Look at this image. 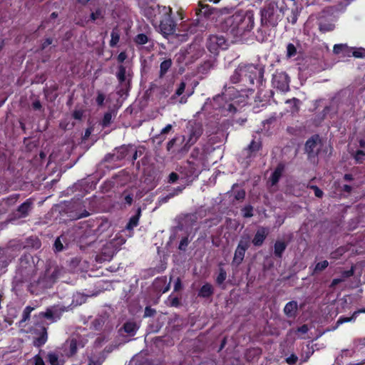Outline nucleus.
Returning <instances> with one entry per match:
<instances>
[{
  "label": "nucleus",
  "mask_w": 365,
  "mask_h": 365,
  "mask_svg": "<svg viewBox=\"0 0 365 365\" xmlns=\"http://www.w3.org/2000/svg\"><path fill=\"white\" fill-rule=\"evenodd\" d=\"M252 89H247L240 91L235 87H230L225 90L222 96L214 98V105H218L220 108L229 112L236 110L235 104L243 103L248 96L252 94Z\"/></svg>",
  "instance_id": "obj_1"
},
{
  "label": "nucleus",
  "mask_w": 365,
  "mask_h": 365,
  "mask_svg": "<svg viewBox=\"0 0 365 365\" xmlns=\"http://www.w3.org/2000/svg\"><path fill=\"white\" fill-rule=\"evenodd\" d=\"M262 75V69L261 68L253 64H242L235 70L231 79L233 83H237L240 81V77H242V80L247 78L250 83L253 84L255 79Z\"/></svg>",
  "instance_id": "obj_2"
},
{
  "label": "nucleus",
  "mask_w": 365,
  "mask_h": 365,
  "mask_svg": "<svg viewBox=\"0 0 365 365\" xmlns=\"http://www.w3.org/2000/svg\"><path fill=\"white\" fill-rule=\"evenodd\" d=\"M280 11L277 5L269 4L262 11V20L271 26H276L280 19Z\"/></svg>",
  "instance_id": "obj_3"
},
{
  "label": "nucleus",
  "mask_w": 365,
  "mask_h": 365,
  "mask_svg": "<svg viewBox=\"0 0 365 365\" xmlns=\"http://www.w3.org/2000/svg\"><path fill=\"white\" fill-rule=\"evenodd\" d=\"M227 47V41L222 35H211L207 40V48L212 53L219 49H226Z\"/></svg>",
  "instance_id": "obj_4"
},
{
  "label": "nucleus",
  "mask_w": 365,
  "mask_h": 365,
  "mask_svg": "<svg viewBox=\"0 0 365 365\" xmlns=\"http://www.w3.org/2000/svg\"><path fill=\"white\" fill-rule=\"evenodd\" d=\"M202 134V129L200 125L192 126L189 128L187 136H183L185 145L182 148L183 151H187L192 145Z\"/></svg>",
  "instance_id": "obj_5"
},
{
  "label": "nucleus",
  "mask_w": 365,
  "mask_h": 365,
  "mask_svg": "<svg viewBox=\"0 0 365 365\" xmlns=\"http://www.w3.org/2000/svg\"><path fill=\"white\" fill-rule=\"evenodd\" d=\"M273 86L282 92H287L289 89V79L287 73H277L274 75L272 80Z\"/></svg>",
  "instance_id": "obj_6"
},
{
  "label": "nucleus",
  "mask_w": 365,
  "mask_h": 365,
  "mask_svg": "<svg viewBox=\"0 0 365 365\" xmlns=\"http://www.w3.org/2000/svg\"><path fill=\"white\" fill-rule=\"evenodd\" d=\"M41 315L51 320V322H55L60 319L61 311L56 307H52L48 308L45 312L41 313Z\"/></svg>",
  "instance_id": "obj_7"
},
{
  "label": "nucleus",
  "mask_w": 365,
  "mask_h": 365,
  "mask_svg": "<svg viewBox=\"0 0 365 365\" xmlns=\"http://www.w3.org/2000/svg\"><path fill=\"white\" fill-rule=\"evenodd\" d=\"M117 78L121 84H128L130 79V74L129 71H127L123 66H120L117 73Z\"/></svg>",
  "instance_id": "obj_8"
},
{
  "label": "nucleus",
  "mask_w": 365,
  "mask_h": 365,
  "mask_svg": "<svg viewBox=\"0 0 365 365\" xmlns=\"http://www.w3.org/2000/svg\"><path fill=\"white\" fill-rule=\"evenodd\" d=\"M267 234H268L267 229H266L264 227H261V228L258 229L255 237H254L252 243L255 246H260L263 243Z\"/></svg>",
  "instance_id": "obj_9"
},
{
  "label": "nucleus",
  "mask_w": 365,
  "mask_h": 365,
  "mask_svg": "<svg viewBox=\"0 0 365 365\" xmlns=\"http://www.w3.org/2000/svg\"><path fill=\"white\" fill-rule=\"evenodd\" d=\"M32 202L30 200H27L24 202L17 210V214L19 217H24L28 215L29 212L31 210Z\"/></svg>",
  "instance_id": "obj_10"
},
{
  "label": "nucleus",
  "mask_w": 365,
  "mask_h": 365,
  "mask_svg": "<svg viewBox=\"0 0 365 365\" xmlns=\"http://www.w3.org/2000/svg\"><path fill=\"white\" fill-rule=\"evenodd\" d=\"M246 19H247L250 22H252V15L249 13H246L245 14L238 13L230 17L227 21V22L235 21L240 23Z\"/></svg>",
  "instance_id": "obj_11"
},
{
  "label": "nucleus",
  "mask_w": 365,
  "mask_h": 365,
  "mask_svg": "<svg viewBox=\"0 0 365 365\" xmlns=\"http://www.w3.org/2000/svg\"><path fill=\"white\" fill-rule=\"evenodd\" d=\"M297 303L294 301L288 302L284 308V312L288 317H294L297 310Z\"/></svg>",
  "instance_id": "obj_12"
},
{
  "label": "nucleus",
  "mask_w": 365,
  "mask_h": 365,
  "mask_svg": "<svg viewBox=\"0 0 365 365\" xmlns=\"http://www.w3.org/2000/svg\"><path fill=\"white\" fill-rule=\"evenodd\" d=\"M318 140V137H313L307 141L305 149L308 153L311 154L315 153V150H317Z\"/></svg>",
  "instance_id": "obj_13"
},
{
  "label": "nucleus",
  "mask_w": 365,
  "mask_h": 365,
  "mask_svg": "<svg viewBox=\"0 0 365 365\" xmlns=\"http://www.w3.org/2000/svg\"><path fill=\"white\" fill-rule=\"evenodd\" d=\"M353 274H354V270L352 269L347 270V271H344L342 273L341 277L340 278H336L332 280L330 287H336L338 284L344 282L345 280V279L353 275Z\"/></svg>",
  "instance_id": "obj_14"
},
{
  "label": "nucleus",
  "mask_w": 365,
  "mask_h": 365,
  "mask_svg": "<svg viewBox=\"0 0 365 365\" xmlns=\"http://www.w3.org/2000/svg\"><path fill=\"white\" fill-rule=\"evenodd\" d=\"M138 328L139 326L134 322H128L123 326L124 331L130 336L135 335Z\"/></svg>",
  "instance_id": "obj_15"
},
{
  "label": "nucleus",
  "mask_w": 365,
  "mask_h": 365,
  "mask_svg": "<svg viewBox=\"0 0 365 365\" xmlns=\"http://www.w3.org/2000/svg\"><path fill=\"white\" fill-rule=\"evenodd\" d=\"M359 313H365V309H359L356 312H354L351 317H340L336 322V327H339L340 324H342L343 323L349 322L355 319Z\"/></svg>",
  "instance_id": "obj_16"
},
{
  "label": "nucleus",
  "mask_w": 365,
  "mask_h": 365,
  "mask_svg": "<svg viewBox=\"0 0 365 365\" xmlns=\"http://www.w3.org/2000/svg\"><path fill=\"white\" fill-rule=\"evenodd\" d=\"M245 251L236 249L232 260V264L238 266L242 262Z\"/></svg>",
  "instance_id": "obj_17"
},
{
  "label": "nucleus",
  "mask_w": 365,
  "mask_h": 365,
  "mask_svg": "<svg viewBox=\"0 0 365 365\" xmlns=\"http://www.w3.org/2000/svg\"><path fill=\"white\" fill-rule=\"evenodd\" d=\"M160 29L164 36L170 35L174 31V28L170 23H161Z\"/></svg>",
  "instance_id": "obj_18"
},
{
  "label": "nucleus",
  "mask_w": 365,
  "mask_h": 365,
  "mask_svg": "<svg viewBox=\"0 0 365 365\" xmlns=\"http://www.w3.org/2000/svg\"><path fill=\"white\" fill-rule=\"evenodd\" d=\"M140 209H138V213L136 215L132 217L130 220H129V222L128 223L127 226H126V228L128 230H132L135 227H136L138 224V220H139V217H140Z\"/></svg>",
  "instance_id": "obj_19"
},
{
  "label": "nucleus",
  "mask_w": 365,
  "mask_h": 365,
  "mask_svg": "<svg viewBox=\"0 0 365 365\" xmlns=\"http://www.w3.org/2000/svg\"><path fill=\"white\" fill-rule=\"evenodd\" d=\"M282 168L279 166L274 171L270 178L272 185H274L279 181V179L282 175Z\"/></svg>",
  "instance_id": "obj_20"
},
{
  "label": "nucleus",
  "mask_w": 365,
  "mask_h": 365,
  "mask_svg": "<svg viewBox=\"0 0 365 365\" xmlns=\"http://www.w3.org/2000/svg\"><path fill=\"white\" fill-rule=\"evenodd\" d=\"M212 293V286L209 284H206L202 287L200 290L199 295L203 297H209Z\"/></svg>",
  "instance_id": "obj_21"
},
{
  "label": "nucleus",
  "mask_w": 365,
  "mask_h": 365,
  "mask_svg": "<svg viewBox=\"0 0 365 365\" xmlns=\"http://www.w3.org/2000/svg\"><path fill=\"white\" fill-rule=\"evenodd\" d=\"M286 248V245L284 242L277 241L274 245V254L280 257Z\"/></svg>",
  "instance_id": "obj_22"
},
{
  "label": "nucleus",
  "mask_w": 365,
  "mask_h": 365,
  "mask_svg": "<svg viewBox=\"0 0 365 365\" xmlns=\"http://www.w3.org/2000/svg\"><path fill=\"white\" fill-rule=\"evenodd\" d=\"M250 245V237H242L237 247V249L244 250L246 252Z\"/></svg>",
  "instance_id": "obj_23"
},
{
  "label": "nucleus",
  "mask_w": 365,
  "mask_h": 365,
  "mask_svg": "<svg viewBox=\"0 0 365 365\" xmlns=\"http://www.w3.org/2000/svg\"><path fill=\"white\" fill-rule=\"evenodd\" d=\"M120 39V34L117 29H113L111 32V39L110 41V44L111 46H115Z\"/></svg>",
  "instance_id": "obj_24"
},
{
  "label": "nucleus",
  "mask_w": 365,
  "mask_h": 365,
  "mask_svg": "<svg viewBox=\"0 0 365 365\" xmlns=\"http://www.w3.org/2000/svg\"><path fill=\"white\" fill-rule=\"evenodd\" d=\"M260 147H261V144H260L259 142H256V141L253 140V141H252V143L249 145V148L246 150V152L247 153H250V154H252V153H255V152L259 150Z\"/></svg>",
  "instance_id": "obj_25"
},
{
  "label": "nucleus",
  "mask_w": 365,
  "mask_h": 365,
  "mask_svg": "<svg viewBox=\"0 0 365 365\" xmlns=\"http://www.w3.org/2000/svg\"><path fill=\"white\" fill-rule=\"evenodd\" d=\"M347 51V45L346 44H335L333 48V52L335 54L343 53V51Z\"/></svg>",
  "instance_id": "obj_26"
},
{
  "label": "nucleus",
  "mask_w": 365,
  "mask_h": 365,
  "mask_svg": "<svg viewBox=\"0 0 365 365\" xmlns=\"http://www.w3.org/2000/svg\"><path fill=\"white\" fill-rule=\"evenodd\" d=\"M48 359L51 365H61L57 355L53 353H50L48 354Z\"/></svg>",
  "instance_id": "obj_27"
},
{
  "label": "nucleus",
  "mask_w": 365,
  "mask_h": 365,
  "mask_svg": "<svg viewBox=\"0 0 365 365\" xmlns=\"http://www.w3.org/2000/svg\"><path fill=\"white\" fill-rule=\"evenodd\" d=\"M297 53V49L292 43H289L287 47V56L289 58L293 57Z\"/></svg>",
  "instance_id": "obj_28"
},
{
  "label": "nucleus",
  "mask_w": 365,
  "mask_h": 365,
  "mask_svg": "<svg viewBox=\"0 0 365 365\" xmlns=\"http://www.w3.org/2000/svg\"><path fill=\"white\" fill-rule=\"evenodd\" d=\"M329 265V262L327 260L318 262L314 268V272H321L326 269Z\"/></svg>",
  "instance_id": "obj_29"
},
{
  "label": "nucleus",
  "mask_w": 365,
  "mask_h": 365,
  "mask_svg": "<svg viewBox=\"0 0 365 365\" xmlns=\"http://www.w3.org/2000/svg\"><path fill=\"white\" fill-rule=\"evenodd\" d=\"M171 61L170 60H165L163 61L160 64V71L162 73H165L171 66Z\"/></svg>",
  "instance_id": "obj_30"
},
{
  "label": "nucleus",
  "mask_w": 365,
  "mask_h": 365,
  "mask_svg": "<svg viewBox=\"0 0 365 365\" xmlns=\"http://www.w3.org/2000/svg\"><path fill=\"white\" fill-rule=\"evenodd\" d=\"M352 56L356 58H363L365 56V50L362 48H353Z\"/></svg>",
  "instance_id": "obj_31"
},
{
  "label": "nucleus",
  "mask_w": 365,
  "mask_h": 365,
  "mask_svg": "<svg viewBox=\"0 0 365 365\" xmlns=\"http://www.w3.org/2000/svg\"><path fill=\"white\" fill-rule=\"evenodd\" d=\"M148 41V37L143 34H138L135 37V42L138 44H145Z\"/></svg>",
  "instance_id": "obj_32"
},
{
  "label": "nucleus",
  "mask_w": 365,
  "mask_h": 365,
  "mask_svg": "<svg viewBox=\"0 0 365 365\" xmlns=\"http://www.w3.org/2000/svg\"><path fill=\"white\" fill-rule=\"evenodd\" d=\"M235 192V198L236 200H242L245 196V192L242 189H237V190H234Z\"/></svg>",
  "instance_id": "obj_33"
},
{
  "label": "nucleus",
  "mask_w": 365,
  "mask_h": 365,
  "mask_svg": "<svg viewBox=\"0 0 365 365\" xmlns=\"http://www.w3.org/2000/svg\"><path fill=\"white\" fill-rule=\"evenodd\" d=\"M185 89V83L184 82L180 83L179 87L178 88V89L175 91V93L173 98H175V96H181L184 93Z\"/></svg>",
  "instance_id": "obj_34"
},
{
  "label": "nucleus",
  "mask_w": 365,
  "mask_h": 365,
  "mask_svg": "<svg viewBox=\"0 0 365 365\" xmlns=\"http://www.w3.org/2000/svg\"><path fill=\"white\" fill-rule=\"evenodd\" d=\"M319 29H320V31H322L323 32L330 31L334 29V25L330 24H321L319 26Z\"/></svg>",
  "instance_id": "obj_35"
},
{
  "label": "nucleus",
  "mask_w": 365,
  "mask_h": 365,
  "mask_svg": "<svg viewBox=\"0 0 365 365\" xmlns=\"http://www.w3.org/2000/svg\"><path fill=\"white\" fill-rule=\"evenodd\" d=\"M91 18L92 20L96 21L97 19H100L103 18V13L101 10H96L95 12H93L91 15Z\"/></svg>",
  "instance_id": "obj_36"
},
{
  "label": "nucleus",
  "mask_w": 365,
  "mask_h": 365,
  "mask_svg": "<svg viewBox=\"0 0 365 365\" xmlns=\"http://www.w3.org/2000/svg\"><path fill=\"white\" fill-rule=\"evenodd\" d=\"M365 155V153L362 150H359L356 152L354 158L357 163H361L363 160V157Z\"/></svg>",
  "instance_id": "obj_37"
},
{
  "label": "nucleus",
  "mask_w": 365,
  "mask_h": 365,
  "mask_svg": "<svg viewBox=\"0 0 365 365\" xmlns=\"http://www.w3.org/2000/svg\"><path fill=\"white\" fill-rule=\"evenodd\" d=\"M225 279H226V272L223 269H221L219 273V275L217 276V282L219 284H221L225 281Z\"/></svg>",
  "instance_id": "obj_38"
},
{
  "label": "nucleus",
  "mask_w": 365,
  "mask_h": 365,
  "mask_svg": "<svg viewBox=\"0 0 365 365\" xmlns=\"http://www.w3.org/2000/svg\"><path fill=\"white\" fill-rule=\"evenodd\" d=\"M243 215L245 217H250L252 216V207H246L242 210Z\"/></svg>",
  "instance_id": "obj_39"
},
{
  "label": "nucleus",
  "mask_w": 365,
  "mask_h": 365,
  "mask_svg": "<svg viewBox=\"0 0 365 365\" xmlns=\"http://www.w3.org/2000/svg\"><path fill=\"white\" fill-rule=\"evenodd\" d=\"M344 252V248H339L336 252H334L331 254V257L332 259H337L339 256L342 255Z\"/></svg>",
  "instance_id": "obj_40"
},
{
  "label": "nucleus",
  "mask_w": 365,
  "mask_h": 365,
  "mask_svg": "<svg viewBox=\"0 0 365 365\" xmlns=\"http://www.w3.org/2000/svg\"><path fill=\"white\" fill-rule=\"evenodd\" d=\"M69 346H70V354H71V355H73L76 353V349H77L76 341L75 340L72 339L70 341Z\"/></svg>",
  "instance_id": "obj_41"
},
{
  "label": "nucleus",
  "mask_w": 365,
  "mask_h": 365,
  "mask_svg": "<svg viewBox=\"0 0 365 365\" xmlns=\"http://www.w3.org/2000/svg\"><path fill=\"white\" fill-rule=\"evenodd\" d=\"M46 341V336L45 335H42L40 338L37 339L34 341V344H35V345L39 346H41L42 344H45Z\"/></svg>",
  "instance_id": "obj_42"
},
{
  "label": "nucleus",
  "mask_w": 365,
  "mask_h": 365,
  "mask_svg": "<svg viewBox=\"0 0 365 365\" xmlns=\"http://www.w3.org/2000/svg\"><path fill=\"white\" fill-rule=\"evenodd\" d=\"M33 362L35 365H44L43 360L39 356H35L33 358Z\"/></svg>",
  "instance_id": "obj_43"
},
{
  "label": "nucleus",
  "mask_w": 365,
  "mask_h": 365,
  "mask_svg": "<svg viewBox=\"0 0 365 365\" xmlns=\"http://www.w3.org/2000/svg\"><path fill=\"white\" fill-rule=\"evenodd\" d=\"M173 125L171 124L167 125L164 128H163L160 131V135H166L172 130Z\"/></svg>",
  "instance_id": "obj_44"
},
{
  "label": "nucleus",
  "mask_w": 365,
  "mask_h": 365,
  "mask_svg": "<svg viewBox=\"0 0 365 365\" xmlns=\"http://www.w3.org/2000/svg\"><path fill=\"white\" fill-rule=\"evenodd\" d=\"M155 312V311L154 309H153L150 307H146L145 309L144 317H151L154 314Z\"/></svg>",
  "instance_id": "obj_45"
},
{
  "label": "nucleus",
  "mask_w": 365,
  "mask_h": 365,
  "mask_svg": "<svg viewBox=\"0 0 365 365\" xmlns=\"http://www.w3.org/2000/svg\"><path fill=\"white\" fill-rule=\"evenodd\" d=\"M124 200H125V202L128 204V205H131L132 202H133V195H130V194H126L125 193V197H124Z\"/></svg>",
  "instance_id": "obj_46"
},
{
  "label": "nucleus",
  "mask_w": 365,
  "mask_h": 365,
  "mask_svg": "<svg viewBox=\"0 0 365 365\" xmlns=\"http://www.w3.org/2000/svg\"><path fill=\"white\" fill-rule=\"evenodd\" d=\"M54 245H55L56 250L57 251H61V250H62V249H63V245H62V243L61 242V241H60L59 238H58V239H56V240Z\"/></svg>",
  "instance_id": "obj_47"
},
{
  "label": "nucleus",
  "mask_w": 365,
  "mask_h": 365,
  "mask_svg": "<svg viewBox=\"0 0 365 365\" xmlns=\"http://www.w3.org/2000/svg\"><path fill=\"white\" fill-rule=\"evenodd\" d=\"M80 365H99V364L97 363H95L91 359L87 358L85 359V361L81 362Z\"/></svg>",
  "instance_id": "obj_48"
},
{
  "label": "nucleus",
  "mask_w": 365,
  "mask_h": 365,
  "mask_svg": "<svg viewBox=\"0 0 365 365\" xmlns=\"http://www.w3.org/2000/svg\"><path fill=\"white\" fill-rule=\"evenodd\" d=\"M312 188L314 189V194L317 197H322V195H323V192L319 189L316 186H313Z\"/></svg>",
  "instance_id": "obj_49"
},
{
  "label": "nucleus",
  "mask_w": 365,
  "mask_h": 365,
  "mask_svg": "<svg viewBox=\"0 0 365 365\" xmlns=\"http://www.w3.org/2000/svg\"><path fill=\"white\" fill-rule=\"evenodd\" d=\"M111 118H112V115L110 113H106L105 115H104V118H103V124L105 125H108L110 120H111Z\"/></svg>",
  "instance_id": "obj_50"
},
{
  "label": "nucleus",
  "mask_w": 365,
  "mask_h": 365,
  "mask_svg": "<svg viewBox=\"0 0 365 365\" xmlns=\"http://www.w3.org/2000/svg\"><path fill=\"white\" fill-rule=\"evenodd\" d=\"M297 357L294 355H292L291 356L287 359V362L289 364H294L297 361Z\"/></svg>",
  "instance_id": "obj_51"
},
{
  "label": "nucleus",
  "mask_w": 365,
  "mask_h": 365,
  "mask_svg": "<svg viewBox=\"0 0 365 365\" xmlns=\"http://www.w3.org/2000/svg\"><path fill=\"white\" fill-rule=\"evenodd\" d=\"M170 305L173 307H178L180 304L179 299L177 297L170 299Z\"/></svg>",
  "instance_id": "obj_52"
},
{
  "label": "nucleus",
  "mask_w": 365,
  "mask_h": 365,
  "mask_svg": "<svg viewBox=\"0 0 365 365\" xmlns=\"http://www.w3.org/2000/svg\"><path fill=\"white\" fill-rule=\"evenodd\" d=\"M181 287H182V284H181L180 279L179 278H178L176 282H175L174 290L178 291L181 289Z\"/></svg>",
  "instance_id": "obj_53"
},
{
  "label": "nucleus",
  "mask_w": 365,
  "mask_h": 365,
  "mask_svg": "<svg viewBox=\"0 0 365 365\" xmlns=\"http://www.w3.org/2000/svg\"><path fill=\"white\" fill-rule=\"evenodd\" d=\"M192 94V91L187 93L185 96L181 97L179 102L180 103H185L187 102V99L189 96H190Z\"/></svg>",
  "instance_id": "obj_54"
},
{
  "label": "nucleus",
  "mask_w": 365,
  "mask_h": 365,
  "mask_svg": "<svg viewBox=\"0 0 365 365\" xmlns=\"http://www.w3.org/2000/svg\"><path fill=\"white\" fill-rule=\"evenodd\" d=\"M127 58V56L125 54V52H121L118 56V61L119 62H123Z\"/></svg>",
  "instance_id": "obj_55"
},
{
  "label": "nucleus",
  "mask_w": 365,
  "mask_h": 365,
  "mask_svg": "<svg viewBox=\"0 0 365 365\" xmlns=\"http://www.w3.org/2000/svg\"><path fill=\"white\" fill-rule=\"evenodd\" d=\"M178 176L176 173H170V175L169 176V181L170 182H174L178 180Z\"/></svg>",
  "instance_id": "obj_56"
},
{
  "label": "nucleus",
  "mask_w": 365,
  "mask_h": 365,
  "mask_svg": "<svg viewBox=\"0 0 365 365\" xmlns=\"http://www.w3.org/2000/svg\"><path fill=\"white\" fill-rule=\"evenodd\" d=\"M353 48H350L347 46V51H343L342 56H350L351 54L352 55Z\"/></svg>",
  "instance_id": "obj_57"
},
{
  "label": "nucleus",
  "mask_w": 365,
  "mask_h": 365,
  "mask_svg": "<svg viewBox=\"0 0 365 365\" xmlns=\"http://www.w3.org/2000/svg\"><path fill=\"white\" fill-rule=\"evenodd\" d=\"M96 101L98 105H102L104 101V96L101 93L98 94L96 98Z\"/></svg>",
  "instance_id": "obj_58"
},
{
  "label": "nucleus",
  "mask_w": 365,
  "mask_h": 365,
  "mask_svg": "<svg viewBox=\"0 0 365 365\" xmlns=\"http://www.w3.org/2000/svg\"><path fill=\"white\" fill-rule=\"evenodd\" d=\"M32 106L35 110H40L41 108V104L38 101H36L33 103Z\"/></svg>",
  "instance_id": "obj_59"
},
{
  "label": "nucleus",
  "mask_w": 365,
  "mask_h": 365,
  "mask_svg": "<svg viewBox=\"0 0 365 365\" xmlns=\"http://www.w3.org/2000/svg\"><path fill=\"white\" fill-rule=\"evenodd\" d=\"M308 331V327L307 325H303L298 329V331L302 334L307 333Z\"/></svg>",
  "instance_id": "obj_60"
},
{
  "label": "nucleus",
  "mask_w": 365,
  "mask_h": 365,
  "mask_svg": "<svg viewBox=\"0 0 365 365\" xmlns=\"http://www.w3.org/2000/svg\"><path fill=\"white\" fill-rule=\"evenodd\" d=\"M175 139L173 138L171 140H170L168 143V145H167V148L168 150H170L173 147V145H175Z\"/></svg>",
  "instance_id": "obj_61"
},
{
  "label": "nucleus",
  "mask_w": 365,
  "mask_h": 365,
  "mask_svg": "<svg viewBox=\"0 0 365 365\" xmlns=\"http://www.w3.org/2000/svg\"><path fill=\"white\" fill-rule=\"evenodd\" d=\"M73 117L76 118V119H81V117H82V112L80 111V110H76L73 113Z\"/></svg>",
  "instance_id": "obj_62"
},
{
  "label": "nucleus",
  "mask_w": 365,
  "mask_h": 365,
  "mask_svg": "<svg viewBox=\"0 0 365 365\" xmlns=\"http://www.w3.org/2000/svg\"><path fill=\"white\" fill-rule=\"evenodd\" d=\"M52 43V40L50 39V38H47L45 42L43 43V48H46V46H48V45L51 44Z\"/></svg>",
  "instance_id": "obj_63"
},
{
  "label": "nucleus",
  "mask_w": 365,
  "mask_h": 365,
  "mask_svg": "<svg viewBox=\"0 0 365 365\" xmlns=\"http://www.w3.org/2000/svg\"><path fill=\"white\" fill-rule=\"evenodd\" d=\"M187 245V240L183 239L180 244V249H182L183 246H186Z\"/></svg>",
  "instance_id": "obj_64"
}]
</instances>
